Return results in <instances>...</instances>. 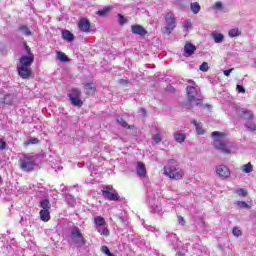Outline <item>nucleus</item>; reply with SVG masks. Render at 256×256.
I'll list each match as a JSON object with an SVG mask.
<instances>
[{
	"label": "nucleus",
	"instance_id": "nucleus-43",
	"mask_svg": "<svg viewBox=\"0 0 256 256\" xmlns=\"http://www.w3.org/2000/svg\"><path fill=\"white\" fill-rule=\"evenodd\" d=\"M7 149V142L5 140L0 139V151H5Z\"/></svg>",
	"mask_w": 256,
	"mask_h": 256
},
{
	"label": "nucleus",
	"instance_id": "nucleus-46",
	"mask_svg": "<svg viewBox=\"0 0 256 256\" xmlns=\"http://www.w3.org/2000/svg\"><path fill=\"white\" fill-rule=\"evenodd\" d=\"M178 219V223L179 225H181L182 227L185 226V218H183L182 216H177Z\"/></svg>",
	"mask_w": 256,
	"mask_h": 256
},
{
	"label": "nucleus",
	"instance_id": "nucleus-40",
	"mask_svg": "<svg viewBox=\"0 0 256 256\" xmlns=\"http://www.w3.org/2000/svg\"><path fill=\"white\" fill-rule=\"evenodd\" d=\"M246 129L248 131H256V124L255 123H247L245 124Z\"/></svg>",
	"mask_w": 256,
	"mask_h": 256
},
{
	"label": "nucleus",
	"instance_id": "nucleus-42",
	"mask_svg": "<svg viewBox=\"0 0 256 256\" xmlns=\"http://www.w3.org/2000/svg\"><path fill=\"white\" fill-rule=\"evenodd\" d=\"M193 103H195L196 107H201V105H203V98L195 97V100L193 101Z\"/></svg>",
	"mask_w": 256,
	"mask_h": 256
},
{
	"label": "nucleus",
	"instance_id": "nucleus-37",
	"mask_svg": "<svg viewBox=\"0 0 256 256\" xmlns=\"http://www.w3.org/2000/svg\"><path fill=\"white\" fill-rule=\"evenodd\" d=\"M232 233L235 237H241L243 235V232L237 227L232 229Z\"/></svg>",
	"mask_w": 256,
	"mask_h": 256
},
{
	"label": "nucleus",
	"instance_id": "nucleus-44",
	"mask_svg": "<svg viewBox=\"0 0 256 256\" xmlns=\"http://www.w3.org/2000/svg\"><path fill=\"white\" fill-rule=\"evenodd\" d=\"M24 48L26 51V55H33V53L31 52V48L29 47V45H27V42H24Z\"/></svg>",
	"mask_w": 256,
	"mask_h": 256
},
{
	"label": "nucleus",
	"instance_id": "nucleus-34",
	"mask_svg": "<svg viewBox=\"0 0 256 256\" xmlns=\"http://www.w3.org/2000/svg\"><path fill=\"white\" fill-rule=\"evenodd\" d=\"M101 251H102V253H104V255L115 256V254L111 253V250H109V247H107V246H102Z\"/></svg>",
	"mask_w": 256,
	"mask_h": 256
},
{
	"label": "nucleus",
	"instance_id": "nucleus-26",
	"mask_svg": "<svg viewBox=\"0 0 256 256\" xmlns=\"http://www.w3.org/2000/svg\"><path fill=\"white\" fill-rule=\"evenodd\" d=\"M190 7L194 15H197L201 11V6L197 2L191 3Z\"/></svg>",
	"mask_w": 256,
	"mask_h": 256
},
{
	"label": "nucleus",
	"instance_id": "nucleus-16",
	"mask_svg": "<svg viewBox=\"0 0 256 256\" xmlns=\"http://www.w3.org/2000/svg\"><path fill=\"white\" fill-rule=\"evenodd\" d=\"M197 51V47L195 45L191 44V42H186L184 46V53L188 55V57H191Z\"/></svg>",
	"mask_w": 256,
	"mask_h": 256
},
{
	"label": "nucleus",
	"instance_id": "nucleus-13",
	"mask_svg": "<svg viewBox=\"0 0 256 256\" xmlns=\"http://www.w3.org/2000/svg\"><path fill=\"white\" fill-rule=\"evenodd\" d=\"M186 93L188 103H193V101H195V97H197V88H195L194 86H187Z\"/></svg>",
	"mask_w": 256,
	"mask_h": 256
},
{
	"label": "nucleus",
	"instance_id": "nucleus-48",
	"mask_svg": "<svg viewBox=\"0 0 256 256\" xmlns=\"http://www.w3.org/2000/svg\"><path fill=\"white\" fill-rule=\"evenodd\" d=\"M231 71H233V68L228 69V70H225V71H224V75H225L226 77H229V75H231Z\"/></svg>",
	"mask_w": 256,
	"mask_h": 256
},
{
	"label": "nucleus",
	"instance_id": "nucleus-36",
	"mask_svg": "<svg viewBox=\"0 0 256 256\" xmlns=\"http://www.w3.org/2000/svg\"><path fill=\"white\" fill-rule=\"evenodd\" d=\"M152 139H153V141L156 142V143H161V141L163 140V139L161 138V132H157L156 134H154V135L152 136Z\"/></svg>",
	"mask_w": 256,
	"mask_h": 256
},
{
	"label": "nucleus",
	"instance_id": "nucleus-49",
	"mask_svg": "<svg viewBox=\"0 0 256 256\" xmlns=\"http://www.w3.org/2000/svg\"><path fill=\"white\" fill-rule=\"evenodd\" d=\"M184 27H185V29H191V24H190V22H186V23L184 24Z\"/></svg>",
	"mask_w": 256,
	"mask_h": 256
},
{
	"label": "nucleus",
	"instance_id": "nucleus-5",
	"mask_svg": "<svg viewBox=\"0 0 256 256\" xmlns=\"http://www.w3.org/2000/svg\"><path fill=\"white\" fill-rule=\"evenodd\" d=\"M71 243L76 247H84V245H87V239H85V236L81 233V229L76 227L71 231Z\"/></svg>",
	"mask_w": 256,
	"mask_h": 256
},
{
	"label": "nucleus",
	"instance_id": "nucleus-8",
	"mask_svg": "<svg viewBox=\"0 0 256 256\" xmlns=\"http://www.w3.org/2000/svg\"><path fill=\"white\" fill-rule=\"evenodd\" d=\"M102 195L106 201H119V193L113 188V185H108L102 189Z\"/></svg>",
	"mask_w": 256,
	"mask_h": 256
},
{
	"label": "nucleus",
	"instance_id": "nucleus-47",
	"mask_svg": "<svg viewBox=\"0 0 256 256\" xmlns=\"http://www.w3.org/2000/svg\"><path fill=\"white\" fill-rule=\"evenodd\" d=\"M236 89H237L238 93H245V88L241 85H237Z\"/></svg>",
	"mask_w": 256,
	"mask_h": 256
},
{
	"label": "nucleus",
	"instance_id": "nucleus-53",
	"mask_svg": "<svg viewBox=\"0 0 256 256\" xmlns=\"http://www.w3.org/2000/svg\"><path fill=\"white\" fill-rule=\"evenodd\" d=\"M122 81H124V83H127V80H122Z\"/></svg>",
	"mask_w": 256,
	"mask_h": 256
},
{
	"label": "nucleus",
	"instance_id": "nucleus-19",
	"mask_svg": "<svg viewBox=\"0 0 256 256\" xmlns=\"http://www.w3.org/2000/svg\"><path fill=\"white\" fill-rule=\"evenodd\" d=\"M239 118L240 119H245L246 121H251V119H253V112L243 109L239 113Z\"/></svg>",
	"mask_w": 256,
	"mask_h": 256
},
{
	"label": "nucleus",
	"instance_id": "nucleus-2",
	"mask_svg": "<svg viewBox=\"0 0 256 256\" xmlns=\"http://www.w3.org/2000/svg\"><path fill=\"white\" fill-rule=\"evenodd\" d=\"M165 177L173 179L174 181H180L185 177V172L179 166V162L175 159H170L163 168Z\"/></svg>",
	"mask_w": 256,
	"mask_h": 256
},
{
	"label": "nucleus",
	"instance_id": "nucleus-28",
	"mask_svg": "<svg viewBox=\"0 0 256 256\" xmlns=\"http://www.w3.org/2000/svg\"><path fill=\"white\" fill-rule=\"evenodd\" d=\"M215 43H223L224 36L221 33H213L212 34Z\"/></svg>",
	"mask_w": 256,
	"mask_h": 256
},
{
	"label": "nucleus",
	"instance_id": "nucleus-31",
	"mask_svg": "<svg viewBox=\"0 0 256 256\" xmlns=\"http://www.w3.org/2000/svg\"><path fill=\"white\" fill-rule=\"evenodd\" d=\"M242 170L244 173H252L253 172V165L249 162L243 165Z\"/></svg>",
	"mask_w": 256,
	"mask_h": 256
},
{
	"label": "nucleus",
	"instance_id": "nucleus-1",
	"mask_svg": "<svg viewBox=\"0 0 256 256\" xmlns=\"http://www.w3.org/2000/svg\"><path fill=\"white\" fill-rule=\"evenodd\" d=\"M33 63H35V54H24L19 58L17 72L21 79H29L33 75V70H31Z\"/></svg>",
	"mask_w": 256,
	"mask_h": 256
},
{
	"label": "nucleus",
	"instance_id": "nucleus-50",
	"mask_svg": "<svg viewBox=\"0 0 256 256\" xmlns=\"http://www.w3.org/2000/svg\"><path fill=\"white\" fill-rule=\"evenodd\" d=\"M188 83H189L190 85H195V81H194V80H191V79L188 80Z\"/></svg>",
	"mask_w": 256,
	"mask_h": 256
},
{
	"label": "nucleus",
	"instance_id": "nucleus-29",
	"mask_svg": "<svg viewBox=\"0 0 256 256\" xmlns=\"http://www.w3.org/2000/svg\"><path fill=\"white\" fill-rule=\"evenodd\" d=\"M110 11L111 7H104L102 10L97 11L96 14H98L100 17H105V15H107V13Z\"/></svg>",
	"mask_w": 256,
	"mask_h": 256
},
{
	"label": "nucleus",
	"instance_id": "nucleus-24",
	"mask_svg": "<svg viewBox=\"0 0 256 256\" xmlns=\"http://www.w3.org/2000/svg\"><path fill=\"white\" fill-rule=\"evenodd\" d=\"M117 123H119V125H121V127H123L124 129H133V127H135L133 125H129L127 121H125V119L123 118H118Z\"/></svg>",
	"mask_w": 256,
	"mask_h": 256
},
{
	"label": "nucleus",
	"instance_id": "nucleus-45",
	"mask_svg": "<svg viewBox=\"0 0 256 256\" xmlns=\"http://www.w3.org/2000/svg\"><path fill=\"white\" fill-rule=\"evenodd\" d=\"M214 9H216V11H220L221 9H223V3L216 2L214 5Z\"/></svg>",
	"mask_w": 256,
	"mask_h": 256
},
{
	"label": "nucleus",
	"instance_id": "nucleus-18",
	"mask_svg": "<svg viewBox=\"0 0 256 256\" xmlns=\"http://www.w3.org/2000/svg\"><path fill=\"white\" fill-rule=\"evenodd\" d=\"M40 219L43 223L51 221V212L49 210H40Z\"/></svg>",
	"mask_w": 256,
	"mask_h": 256
},
{
	"label": "nucleus",
	"instance_id": "nucleus-27",
	"mask_svg": "<svg viewBox=\"0 0 256 256\" xmlns=\"http://www.w3.org/2000/svg\"><path fill=\"white\" fill-rule=\"evenodd\" d=\"M57 59L62 61V63H68L69 61V57H67V55H65L63 52H57Z\"/></svg>",
	"mask_w": 256,
	"mask_h": 256
},
{
	"label": "nucleus",
	"instance_id": "nucleus-52",
	"mask_svg": "<svg viewBox=\"0 0 256 256\" xmlns=\"http://www.w3.org/2000/svg\"><path fill=\"white\" fill-rule=\"evenodd\" d=\"M2 181H3V178H1V176H0V183H2Z\"/></svg>",
	"mask_w": 256,
	"mask_h": 256
},
{
	"label": "nucleus",
	"instance_id": "nucleus-3",
	"mask_svg": "<svg viewBox=\"0 0 256 256\" xmlns=\"http://www.w3.org/2000/svg\"><path fill=\"white\" fill-rule=\"evenodd\" d=\"M211 137H219L213 140L214 149L221 151L224 155H231V149H229V146L223 141V139L227 137L225 132L214 131L211 133Z\"/></svg>",
	"mask_w": 256,
	"mask_h": 256
},
{
	"label": "nucleus",
	"instance_id": "nucleus-9",
	"mask_svg": "<svg viewBox=\"0 0 256 256\" xmlns=\"http://www.w3.org/2000/svg\"><path fill=\"white\" fill-rule=\"evenodd\" d=\"M78 29L81 33H89L91 31V22L87 18H81L78 22Z\"/></svg>",
	"mask_w": 256,
	"mask_h": 256
},
{
	"label": "nucleus",
	"instance_id": "nucleus-33",
	"mask_svg": "<svg viewBox=\"0 0 256 256\" xmlns=\"http://www.w3.org/2000/svg\"><path fill=\"white\" fill-rule=\"evenodd\" d=\"M19 31H23L24 35H26L27 37L31 35V30L27 26H20Z\"/></svg>",
	"mask_w": 256,
	"mask_h": 256
},
{
	"label": "nucleus",
	"instance_id": "nucleus-35",
	"mask_svg": "<svg viewBox=\"0 0 256 256\" xmlns=\"http://www.w3.org/2000/svg\"><path fill=\"white\" fill-rule=\"evenodd\" d=\"M200 71H202L203 73H207V71H209V64L207 62H203L200 67H199Z\"/></svg>",
	"mask_w": 256,
	"mask_h": 256
},
{
	"label": "nucleus",
	"instance_id": "nucleus-20",
	"mask_svg": "<svg viewBox=\"0 0 256 256\" xmlns=\"http://www.w3.org/2000/svg\"><path fill=\"white\" fill-rule=\"evenodd\" d=\"M62 39H64V41H68V43H71V41L75 40V35H73V33H71L69 30H63Z\"/></svg>",
	"mask_w": 256,
	"mask_h": 256
},
{
	"label": "nucleus",
	"instance_id": "nucleus-30",
	"mask_svg": "<svg viewBox=\"0 0 256 256\" xmlns=\"http://www.w3.org/2000/svg\"><path fill=\"white\" fill-rule=\"evenodd\" d=\"M40 143L38 138H31L28 141L24 142L25 147H29V145H37Z\"/></svg>",
	"mask_w": 256,
	"mask_h": 256
},
{
	"label": "nucleus",
	"instance_id": "nucleus-54",
	"mask_svg": "<svg viewBox=\"0 0 256 256\" xmlns=\"http://www.w3.org/2000/svg\"><path fill=\"white\" fill-rule=\"evenodd\" d=\"M255 64H256V62H255Z\"/></svg>",
	"mask_w": 256,
	"mask_h": 256
},
{
	"label": "nucleus",
	"instance_id": "nucleus-38",
	"mask_svg": "<svg viewBox=\"0 0 256 256\" xmlns=\"http://www.w3.org/2000/svg\"><path fill=\"white\" fill-rule=\"evenodd\" d=\"M236 193H237V195H239V197H241V196L247 197V194H248L247 190H245L243 188L236 190Z\"/></svg>",
	"mask_w": 256,
	"mask_h": 256
},
{
	"label": "nucleus",
	"instance_id": "nucleus-14",
	"mask_svg": "<svg viewBox=\"0 0 256 256\" xmlns=\"http://www.w3.org/2000/svg\"><path fill=\"white\" fill-rule=\"evenodd\" d=\"M136 172L138 177L145 179V177H147V168L145 167V163L138 162L136 167Z\"/></svg>",
	"mask_w": 256,
	"mask_h": 256
},
{
	"label": "nucleus",
	"instance_id": "nucleus-7",
	"mask_svg": "<svg viewBox=\"0 0 256 256\" xmlns=\"http://www.w3.org/2000/svg\"><path fill=\"white\" fill-rule=\"evenodd\" d=\"M68 99L74 107H83L81 90L79 88H71L70 93L68 94Z\"/></svg>",
	"mask_w": 256,
	"mask_h": 256
},
{
	"label": "nucleus",
	"instance_id": "nucleus-23",
	"mask_svg": "<svg viewBox=\"0 0 256 256\" xmlns=\"http://www.w3.org/2000/svg\"><path fill=\"white\" fill-rule=\"evenodd\" d=\"M173 136H174L176 143H183L185 141V139H187L185 134H183V133L176 132L173 134Z\"/></svg>",
	"mask_w": 256,
	"mask_h": 256
},
{
	"label": "nucleus",
	"instance_id": "nucleus-12",
	"mask_svg": "<svg viewBox=\"0 0 256 256\" xmlns=\"http://www.w3.org/2000/svg\"><path fill=\"white\" fill-rule=\"evenodd\" d=\"M131 31L133 35H139L140 37H145L148 33L147 30L139 24L132 25Z\"/></svg>",
	"mask_w": 256,
	"mask_h": 256
},
{
	"label": "nucleus",
	"instance_id": "nucleus-32",
	"mask_svg": "<svg viewBox=\"0 0 256 256\" xmlns=\"http://www.w3.org/2000/svg\"><path fill=\"white\" fill-rule=\"evenodd\" d=\"M228 35L229 37H239V35H241V31H239L238 28H232Z\"/></svg>",
	"mask_w": 256,
	"mask_h": 256
},
{
	"label": "nucleus",
	"instance_id": "nucleus-10",
	"mask_svg": "<svg viewBox=\"0 0 256 256\" xmlns=\"http://www.w3.org/2000/svg\"><path fill=\"white\" fill-rule=\"evenodd\" d=\"M216 175L223 179H229V177H231V170H229L225 165H219L216 167Z\"/></svg>",
	"mask_w": 256,
	"mask_h": 256
},
{
	"label": "nucleus",
	"instance_id": "nucleus-21",
	"mask_svg": "<svg viewBox=\"0 0 256 256\" xmlns=\"http://www.w3.org/2000/svg\"><path fill=\"white\" fill-rule=\"evenodd\" d=\"M40 207L42 208V211H51V202H49V199L41 200Z\"/></svg>",
	"mask_w": 256,
	"mask_h": 256
},
{
	"label": "nucleus",
	"instance_id": "nucleus-6",
	"mask_svg": "<svg viewBox=\"0 0 256 256\" xmlns=\"http://www.w3.org/2000/svg\"><path fill=\"white\" fill-rule=\"evenodd\" d=\"M164 19L166 21V26L162 28V33L165 35H169L172 33L173 29L177 27V20L175 19V14L173 12H168L165 16Z\"/></svg>",
	"mask_w": 256,
	"mask_h": 256
},
{
	"label": "nucleus",
	"instance_id": "nucleus-39",
	"mask_svg": "<svg viewBox=\"0 0 256 256\" xmlns=\"http://www.w3.org/2000/svg\"><path fill=\"white\" fill-rule=\"evenodd\" d=\"M117 17L119 20V25L121 26L125 25V23L127 22V19H125V16H123L122 14H118Z\"/></svg>",
	"mask_w": 256,
	"mask_h": 256
},
{
	"label": "nucleus",
	"instance_id": "nucleus-15",
	"mask_svg": "<svg viewBox=\"0 0 256 256\" xmlns=\"http://www.w3.org/2000/svg\"><path fill=\"white\" fill-rule=\"evenodd\" d=\"M83 87L86 91V95H95L97 91V87H95V84L93 82H87L83 84Z\"/></svg>",
	"mask_w": 256,
	"mask_h": 256
},
{
	"label": "nucleus",
	"instance_id": "nucleus-51",
	"mask_svg": "<svg viewBox=\"0 0 256 256\" xmlns=\"http://www.w3.org/2000/svg\"><path fill=\"white\" fill-rule=\"evenodd\" d=\"M192 108H193V106H191V105L188 106V109H192Z\"/></svg>",
	"mask_w": 256,
	"mask_h": 256
},
{
	"label": "nucleus",
	"instance_id": "nucleus-22",
	"mask_svg": "<svg viewBox=\"0 0 256 256\" xmlns=\"http://www.w3.org/2000/svg\"><path fill=\"white\" fill-rule=\"evenodd\" d=\"M96 231L102 235V237H109V235H111V232L109 231V228L107 227H100V228H96Z\"/></svg>",
	"mask_w": 256,
	"mask_h": 256
},
{
	"label": "nucleus",
	"instance_id": "nucleus-4",
	"mask_svg": "<svg viewBox=\"0 0 256 256\" xmlns=\"http://www.w3.org/2000/svg\"><path fill=\"white\" fill-rule=\"evenodd\" d=\"M19 167L25 173H31V171L35 170V167H37V164L33 160V156L23 155L19 159Z\"/></svg>",
	"mask_w": 256,
	"mask_h": 256
},
{
	"label": "nucleus",
	"instance_id": "nucleus-25",
	"mask_svg": "<svg viewBox=\"0 0 256 256\" xmlns=\"http://www.w3.org/2000/svg\"><path fill=\"white\" fill-rule=\"evenodd\" d=\"M191 123L196 127L198 135H203L205 133V130H203V127L197 122V120H192Z\"/></svg>",
	"mask_w": 256,
	"mask_h": 256
},
{
	"label": "nucleus",
	"instance_id": "nucleus-11",
	"mask_svg": "<svg viewBox=\"0 0 256 256\" xmlns=\"http://www.w3.org/2000/svg\"><path fill=\"white\" fill-rule=\"evenodd\" d=\"M15 96L13 94L0 92V104L2 105H13Z\"/></svg>",
	"mask_w": 256,
	"mask_h": 256
},
{
	"label": "nucleus",
	"instance_id": "nucleus-41",
	"mask_svg": "<svg viewBox=\"0 0 256 256\" xmlns=\"http://www.w3.org/2000/svg\"><path fill=\"white\" fill-rule=\"evenodd\" d=\"M237 205H238V207H240V209H247V208H249V204H247V202H245V201H238Z\"/></svg>",
	"mask_w": 256,
	"mask_h": 256
},
{
	"label": "nucleus",
	"instance_id": "nucleus-17",
	"mask_svg": "<svg viewBox=\"0 0 256 256\" xmlns=\"http://www.w3.org/2000/svg\"><path fill=\"white\" fill-rule=\"evenodd\" d=\"M94 225L95 229H99L101 227H105V225H107V221H105V218H103V216H96L94 218Z\"/></svg>",
	"mask_w": 256,
	"mask_h": 256
}]
</instances>
